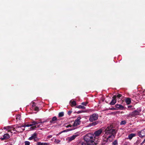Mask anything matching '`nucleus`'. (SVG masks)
Masks as SVG:
<instances>
[{
  "label": "nucleus",
  "mask_w": 145,
  "mask_h": 145,
  "mask_svg": "<svg viewBox=\"0 0 145 145\" xmlns=\"http://www.w3.org/2000/svg\"><path fill=\"white\" fill-rule=\"evenodd\" d=\"M72 105L74 106L76 105V102L75 101H73L72 102Z\"/></svg>",
  "instance_id": "nucleus-29"
},
{
  "label": "nucleus",
  "mask_w": 145,
  "mask_h": 145,
  "mask_svg": "<svg viewBox=\"0 0 145 145\" xmlns=\"http://www.w3.org/2000/svg\"><path fill=\"white\" fill-rule=\"evenodd\" d=\"M71 113H72V111H69L68 112V114L69 115H70L71 114Z\"/></svg>",
  "instance_id": "nucleus-39"
},
{
  "label": "nucleus",
  "mask_w": 145,
  "mask_h": 145,
  "mask_svg": "<svg viewBox=\"0 0 145 145\" xmlns=\"http://www.w3.org/2000/svg\"><path fill=\"white\" fill-rule=\"evenodd\" d=\"M108 109L110 110H115L116 109L114 108H109Z\"/></svg>",
  "instance_id": "nucleus-38"
},
{
  "label": "nucleus",
  "mask_w": 145,
  "mask_h": 145,
  "mask_svg": "<svg viewBox=\"0 0 145 145\" xmlns=\"http://www.w3.org/2000/svg\"><path fill=\"white\" fill-rule=\"evenodd\" d=\"M87 103L86 102H83L82 103V104L83 105L86 106L87 104Z\"/></svg>",
  "instance_id": "nucleus-36"
},
{
  "label": "nucleus",
  "mask_w": 145,
  "mask_h": 145,
  "mask_svg": "<svg viewBox=\"0 0 145 145\" xmlns=\"http://www.w3.org/2000/svg\"><path fill=\"white\" fill-rule=\"evenodd\" d=\"M112 144L113 145H117L118 144V141L117 140H115L112 143Z\"/></svg>",
  "instance_id": "nucleus-25"
},
{
  "label": "nucleus",
  "mask_w": 145,
  "mask_h": 145,
  "mask_svg": "<svg viewBox=\"0 0 145 145\" xmlns=\"http://www.w3.org/2000/svg\"><path fill=\"white\" fill-rule=\"evenodd\" d=\"M60 142V140L56 139H55L54 141V142L57 144L59 143Z\"/></svg>",
  "instance_id": "nucleus-24"
},
{
  "label": "nucleus",
  "mask_w": 145,
  "mask_h": 145,
  "mask_svg": "<svg viewBox=\"0 0 145 145\" xmlns=\"http://www.w3.org/2000/svg\"><path fill=\"white\" fill-rule=\"evenodd\" d=\"M116 95H114L111 101V102H110L109 103L110 105H114L116 103Z\"/></svg>",
  "instance_id": "nucleus-11"
},
{
  "label": "nucleus",
  "mask_w": 145,
  "mask_h": 145,
  "mask_svg": "<svg viewBox=\"0 0 145 145\" xmlns=\"http://www.w3.org/2000/svg\"><path fill=\"white\" fill-rule=\"evenodd\" d=\"M57 120V118L56 116H54L53 117L52 120L50 121V123L51 124H53L55 123V121Z\"/></svg>",
  "instance_id": "nucleus-16"
},
{
  "label": "nucleus",
  "mask_w": 145,
  "mask_h": 145,
  "mask_svg": "<svg viewBox=\"0 0 145 145\" xmlns=\"http://www.w3.org/2000/svg\"><path fill=\"white\" fill-rule=\"evenodd\" d=\"M67 131L66 130H64L63 131H62V132H64L66 131Z\"/></svg>",
  "instance_id": "nucleus-45"
},
{
  "label": "nucleus",
  "mask_w": 145,
  "mask_h": 145,
  "mask_svg": "<svg viewBox=\"0 0 145 145\" xmlns=\"http://www.w3.org/2000/svg\"><path fill=\"white\" fill-rule=\"evenodd\" d=\"M29 124H25L22 125V127H23L24 128H25V127H29Z\"/></svg>",
  "instance_id": "nucleus-32"
},
{
  "label": "nucleus",
  "mask_w": 145,
  "mask_h": 145,
  "mask_svg": "<svg viewBox=\"0 0 145 145\" xmlns=\"http://www.w3.org/2000/svg\"><path fill=\"white\" fill-rule=\"evenodd\" d=\"M71 127V126H70V125H69L67 127Z\"/></svg>",
  "instance_id": "nucleus-46"
},
{
  "label": "nucleus",
  "mask_w": 145,
  "mask_h": 145,
  "mask_svg": "<svg viewBox=\"0 0 145 145\" xmlns=\"http://www.w3.org/2000/svg\"><path fill=\"white\" fill-rule=\"evenodd\" d=\"M99 123V121H97L93 122L91 123V125H97Z\"/></svg>",
  "instance_id": "nucleus-23"
},
{
  "label": "nucleus",
  "mask_w": 145,
  "mask_h": 145,
  "mask_svg": "<svg viewBox=\"0 0 145 145\" xmlns=\"http://www.w3.org/2000/svg\"><path fill=\"white\" fill-rule=\"evenodd\" d=\"M80 112H81L80 111H78V113H80Z\"/></svg>",
  "instance_id": "nucleus-48"
},
{
  "label": "nucleus",
  "mask_w": 145,
  "mask_h": 145,
  "mask_svg": "<svg viewBox=\"0 0 145 145\" xmlns=\"http://www.w3.org/2000/svg\"><path fill=\"white\" fill-rule=\"evenodd\" d=\"M98 115L97 114H93L90 115L89 118V120L90 122L97 120L98 119Z\"/></svg>",
  "instance_id": "nucleus-4"
},
{
  "label": "nucleus",
  "mask_w": 145,
  "mask_h": 145,
  "mask_svg": "<svg viewBox=\"0 0 145 145\" xmlns=\"http://www.w3.org/2000/svg\"><path fill=\"white\" fill-rule=\"evenodd\" d=\"M138 135L140 137H143L145 136V129L141 130L138 133Z\"/></svg>",
  "instance_id": "nucleus-10"
},
{
  "label": "nucleus",
  "mask_w": 145,
  "mask_h": 145,
  "mask_svg": "<svg viewBox=\"0 0 145 145\" xmlns=\"http://www.w3.org/2000/svg\"><path fill=\"white\" fill-rule=\"evenodd\" d=\"M76 108H82L83 109H85V107L84 106L80 105L77 106H76Z\"/></svg>",
  "instance_id": "nucleus-22"
},
{
  "label": "nucleus",
  "mask_w": 145,
  "mask_h": 145,
  "mask_svg": "<svg viewBox=\"0 0 145 145\" xmlns=\"http://www.w3.org/2000/svg\"><path fill=\"white\" fill-rule=\"evenodd\" d=\"M145 142V139H144L143 141L142 142V143L143 144Z\"/></svg>",
  "instance_id": "nucleus-44"
},
{
  "label": "nucleus",
  "mask_w": 145,
  "mask_h": 145,
  "mask_svg": "<svg viewBox=\"0 0 145 145\" xmlns=\"http://www.w3.org/2000/svg\"><path fill=\"white\" fill-rule=\"evenodd\" d=\"M105 134L111 135L108 136L107 138V140H109L110 137H112V139L113 138H114V135L113 134L116 133L112 125L108 126L105 130Z\"/></svg>",
  "instance_id": "nucleus-1"
},
{
  "label": "nucleus",
  "mask_w": 145,
  "mask_h": 145,
  "mask_svg": "<svg viewBox=\"0 0 145 145\" xmlns=\"http://www.w3.org/2000/svg\"><path fill=\"white\" fill-rule=\"evenodd\" d=\"M29 127H31H31H32L33 126H34L33 124H29Z\"/></svg>",
  "instance_id": "nucleus-42"
},
{
  "label": "nucleus",
  "mask_w": 145,
  "mask_h": 145,
  "mask_svg": "<svg viewBox=\"0 0 145 145\" xmlns=\"http://www.w3.org/2000/svg\"><path fill=\"white\" fill-rule=\"evenodd\" d=\"M115 107L120 110H123L124 109V107L123 106L117 104L115 105Z\"/></svg>",
  "instance_id": "nucleus-14"
},
{
  "label": "nucleus",
  "mask_w": 145,
  "mask_h": 145,
  "mask_svg": "<svg viewBox=\"0 0 145 145\" xmlns=\"http://www.w3.org/2000/svg\"><path fill=\"white\" fill-rule=\"evenodd\" d=\"M22 127H22V125L21 126L16 125V131L19 132H22L25 130L24 128H22Z\"/></svg>",
  "instance_id": "nucleus-7"
},
{
  "label": "nucleus",
  "mask_w": 145,
  "mask_h": 145,
  "mask_svg": "<svg viewBox=\"0 0 145 145\" xmlns=\"http://www.w3.org/2000/svg\"><path fill=\"white\" fill-rule=\"evenodd\" d=\"M62 133H63L62 131H61V132H59V133H58V134H57V135H59L60 134H61Z\"/></svg>",
  "instance_id": "nucleus-43"
},
{
  "label": "nucleus",
  "mask_w": 145,
  "mask_h": 145,
  "mask_svg": "<svg viewBox=\"0 0 145 145\" xmlns=\"http://www.w3.org/2000/svg\"><path fill=\"white\" fill-rule=\"evenodd\" d=\"M34 141H37L39 140V139L37 138V136H36V137L35 138H34Z\"/></svg>",
  "instance_id": "nucleus-33"
},
{
  "label": "nucleus",
  "mask_w": 145,
  "mask_h": 145,
  "mask_svg": "<svg viewBox=\"0 0 145 145\" xmlns=\"http://www.w3.org/2000/svg\"><path fill=\"white\" fill-rule=\"evenodd\" d=\"M34 104H33V105H32V106H34Z\"/></svg>",
  "instance_id": "nucleus-50"
},
{
  "label": "nucleus",
  "mask_w": 145,
  "mask_h": 145,
  "mask_svg": "<svg viewBox=\"0 0 145 145\" xmlns=\"http://www.w3.org/2000/svg\"><path fill=\"white\" fill-rule=\"evenodd\" d=\"M48 121V119L46 120L43 121H40V123H43L46 122H47Z\"/></svg>",
  "instance_id": "nucleus-31"
},
{
  "label": "nucleus",
  "mask_w": 145,
  "mask_h": 145,
  "mask_svg": "<svg viewBox=\"0 0 145 145\" xmlns=\"http://www.w3.org/2000/svg\"><path fill=\"white\" fill-rule=\"evenodd\" d=\"M37 136V134L36 133H34L31 135V136L29 138L28 140H32L33 139H34L36 137V136Z\"/></svg>",
  "instance_id": "nucleus-15"
},
{
  "label": "nucleus",
  "mask_w": 145,
  "mask_h": 145,
  "mask_svg": "<svg viewBox=\"0 0 145 145\" xmlns=\"http://www.w3.org/2000/svg\"><path fill=\"white\" fill-rule=\"evenodd\" d=\"M12 130H13L14 131H16V127H15V128H13V127H12Z\"/></svg>",
  "instance_id": "nucleus-37"
},
{
  "label": "nucleus",
  "mask_w": 145,
  "mask_h": 145,
  "mask_svg": "<svg viewBox=\"0 0 145 145\" xmlns=\"http://www.w3.org/2000/svg\"><path fill=\"white\" fill-rule=\"evenodd\" d=\"M25 145H30V142L28 141H26L25 142Z\"/></svg>",
  "instance_id": "nucleus-30"
},
{
  "label": "nucleus",
  "mask_w": 145,
  "mask_h": 145,
  "mask_svg": "<svg viewBox=\"0 0 145 145\" xmlns=\"http://www.w3.org/2000/svg\"><path fill=\"white\" fill-rule=\"evenodd\" d=\"M89 143L86 142V141H84L80 143L79 145H88Z\"/></svg>",
  "instance_id": "nucleus-20"
},
{
  "label": "nucleus",
  "mask_w": 145,
  "mask_h": 145,
  "mask_svg": "<svg viewBox=\"0 0 145 145\" xmlns=\"http://www.w3.org/2000/svg\"><path fill=\"white\" fill-rule=\"evenodd\" d=\"M132 107H133V106H128V108H131Z\"/></svg>",
  "instance_id": "nucleus-41"
},
{
  "label": "nucleus",
  "mask_w": 145,
  "mask_h": 145,
  "mask_svg": "<svg viewBox=\"0 0 145 145\" xmlns=\"http://www.w3.org/2000/svg\"><path fill=\"white\" fill-rule=\"evenodd\" d=\"M78 136V134H75L67 138V139L69 142H71L72 140H74L76 137Z\"/></svg>",
  "instance_id": "nucleus-8"
},
{
  "label": "nucleus",
  "mask_w": 145,
  "mask_h": 145,
  "mask_svg": "<svg viewBox=\"0 0 145 145\" xmlns=\"http://www.w3.org/2000/svg\"><path fill=\"white\" fill-rule=\"evenodd\" d=\"M12 127L9 126L6 127H4V129L7 130L8 132H10L11 133H12Z\"/></svg>",
  "instance_id": "nucleus-13"
},
{
  "label": "nucleus",
  "mask_w": 145,
  "mask_h": 145,
  "mask_svg": "<svg viewBox=\"0 0 145 145\" xmlns=\"http://www.w3.org/2000/svg\"><path fill=\"white\" fill-rule=\"evenodd\" d=\"M126 123V121L125 120H123L121 121V122L120 124L121 125H123L125 124Z\"/></svg>",
  "instance_id": "nucleus-26"
},
{
  "label": "nucleus",
  "mask_w": 145,
  "mask_h": 145,
  "mask_svg": "<svg viewBox=\"0 0 145 145\" xmlns=\"http://www.w3.org/2000/svg\"><path fill=\"white\" fill-rule=\"evenodd\" d=\"M68 131H71V130H72V129H68Z\"/></svg>",
  "instance_id": "nucleus-47"
},
{
  "label": "nucleus",
  "mask_w": 145,
  "mask_h": 145,
  "mask_svg": "<svg viewBox=\"0 0 145 145\" xmlns=\"http://www.w3.org/2000/svg\"><path fill=\"white\" fill-rule=\"evenodd\" d=\"M141 111V110L140 109L135 110L132 112L130 113L129 114L127 115V116L129 117H133L138 115Z\"/></svg>",
  "instance_id": "nucleus-3"
},
{
  "label": "nucleus",
  "mask_w": 145,
  "mask_h": 145,
  "mask_svg": "<svg viewBox=\"0 0 145 145\" xmlns=\"http://www.w3.org/2000/svg\"><path fill=\"white\" fill-rule=\"evenodd\" d=\"M133 109H134V108H131V110Z\"/></svg>",
  "instance_id": "nucleus-49"
},
{
  "label": "nucleus",
  "mask_w": 145,
  "mask_h": 145,
  "mask_svg": "<svg viewBox=\"0 0 145 145\" xmlns=\"http://www.w3.org/2000/svg\"><path fill=\"white\" fill-rule=\"evenodd\" d=\"M21 118V116L20 115H18L16 116V119L18 120H20Z\"/></svg>",
  "instance_id": "nucleus-28"
},
{
  "label": "nucleus",
  "mask_w": 145,
  "mask_h": 145,
  "mask_svg": "<svg viewBox=\"0 0 145 145\" xmlns=\"http://www.w3.org/2000/svg\"><path fill=\"white\" fill-rule=\"evenodd\" d=\"M59 117H61L63 116L64 115V113L63 112H60L59 114Z\"/></svg>",
  "instance_id": "nucleus-27"
},
{
  "label": "nucleus",
  "mask_w": 145,
  "mask_h": 145,
  "mask_svg": "<svg viewBox=\"0 0 145 145\" xmlns=\"http://www.w3.org/2000/svg\"><path fill=\"white\" fill-rule=\"evenodd\" d=\"M135 134L134 133H132L129 135L128 136L129 138L131 140V139L132 138L134 137H135Z\"/></svg>",
  "instance_id": "nucleus-19"
},
{
  "label": "nucleus",
  "mask_w": 145,
  "mask_h": 145,
  "mask_svg": "<svg viewBox=\"0 0 145 145\" xmlns=\"http://www.w3.org/2000/svg\"><path fill=\"white\" fill-rule=\"evenodd\" d=\"M103 130V128H102L95 131L94 133V134L93 135L94 136H95L94 138H97L101 134Z\"/></svg>",
  "instance_id": "nucleus-5"
},
{
  "label": "nucleus",
  "mask_w": 145,
  "mask_h": 145,
  "mask_svg": "<svg viewBox=\"0 0 145 145\" xmlns=\"http://www.w3.org/2000/svg\"><path fill=\"white\" fill-rule=\"evenodd\" d=\"M126 103L127 105H129L131 103V100L130 98H127L125 100Z\"/></svg>",
  "instance_id": "nucleus-18"
},
{
  "label": "nucleus",
  "mask_w": 145,
  "mask_h": 145,
  "mask_svg": "<svg viewBox=\"0 0 145 145\" xmlns=\"http://www.w3.org/2000/svg\"><path fill=\"white\" fill-rule=\"evenodd\" d=\"M37 145H48V144L46 142H38L37 143Z\"/></svg>",
  "instance_id": "nucleus-17"
},
{
  "label": "nucleus",
  "mask_w": 145,
  "mask_h": 145,
  "mask_svg": "<svg viewBox=\"0 0 145 145\" xmlns=\"http://www.w3.org/2000/svg\"><path fill=\"white\" fill-rule=\"evenodd\" d=\"M42 125L37 124L35 125H34V126L31 127L30 129L31 130H33L35 129L36 128L41 127L42 126Z\"/></svg>",
  "instance_id": "nucleus-12"
},
{
  "label": "nucleus",
  "mask_w": 145,
  "mask_h": 145,
  "mask_svg": "<svg viewBox=\"0 0 145 145\" xmlns=\"http://www.w3.org/2000/svg\"><path fill=\"white\" fill-rule=\"evenodd\" d=\"M84 141L88 142H92L94 141V135L93 134L91 133H88L84 137Z\"/></svg>",
  "instance_id": "nucleus-2"
},
{
  "label": "nucleus",
  "mask_w": 145,
  "mask_h": 145,
  "mask_svg": "<svg viewBox=\"0 0 145 145\" xmlns=\"http://www.w3.org/2000/svg\"><path fill=\"white\" fill-rule=\"evenodd\" d=\"M116 96V97H117L118 98H119L121 96V95L120 94H119L117 96Z\"/></svg>",
  "instance_id": "nucleus-35"
},
{
  "label": "nucleus",
  "mask_w": 145,
  "mask_h": 145,
  "mask_svg": "<svg viewBox=\"0 0 145 145\" xmlns=\"http://www.w3.org/2000/svg\"><path fill=\"white\" fill-rule=\"evenodd\" d=\"M31 123L32 124H33V126L37 124L40 123V122H38L37 121H33L31 122Z\"/></svg>",
  "instance_id": "nucleus-21"
},
{
  "label": "nucleus",
  "mask_w": 145,
  "mask_h": 145,
  "mask_svg": "<svg viewBox=\"0 0 145 145\" xmlns=\"http://www.w3.org/2000/svg\"><path fill=\"white\" fill-rule=\"evenodd\" d=\"M3 137H1L0 138V139L2 140L8 139L10 138V135L8 133H5L3 135Z\"/></svg>",
  "instance_id": "nucleus-9"
},
{
  "label": "nucleus",
  "mask_w": 145,
  "mask_h": 145,
  "mask_svg": "<svg viewBox=\"0 0 145 145\" xmlns=\"http://www.w3.org/2000/svg\"><path fill=\"white\" fill-rule=\"evenodd\" d=\"M34 109L36 111H38L39 110V108L37 106H35L34 108Z\"/></svg>",
  "instance_id": "nucleus-34"
},
{
  "label": "nucleus",
  "mask_w": 145,
  "mask_h": 145,
  "mask_svg": "<svg viewBox=\"0 0 145 145\" xmlns=\"http://www.w3.org/2000/svg\"><path fill=\"white\" fill-rule=\"evenodd\" d=\"M81 118L80 117H78L75 120L74 123L73 124V125L74 127L77 126L78 125H79L80 123V120Z\"/></svg>",
  "instance_id": "nucleus-6"
},
{
  "label": "nucleus",
  "mask_w": 145,
  "mask_h": 145,
  "mask_svg": "<svg viewBox=\"0 0 145 145\" xmlns=\"http://www.w3.org/2000/svg\"><path fill=\"white\" fill-rule=\"evenodd\" d=\"M52 137V135H49L47 136V138H51V137Z\"/></svg>",
  "instance_id": "nucleus-40"
}]
</instances>
